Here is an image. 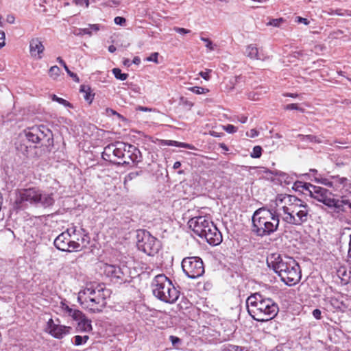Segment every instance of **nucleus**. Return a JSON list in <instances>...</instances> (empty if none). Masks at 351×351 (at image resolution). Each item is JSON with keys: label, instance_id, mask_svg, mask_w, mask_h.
Returning <instances> with one entry per match:
<instances>
[{"label": "nucleus", "instance_id": "obj_12", "mask_svg": "<svg viewBox=\"0 0 351 351\" xmlns=\"http://www.w3.org/2000/svg\"><path fill=\"white\" fill-rule=\"evenodd\" d=\"M213 223L207 216H197L191 218L188 225L193 232L201 238H204L208 229L210 228Z\"/></svg>", "mask_w": 351, "mask_h": 351}, {"label": "nucleus", "instance_id": "obj_62", "mask_svg": "<svg viewBox=\"0 0 351 351\" xmlns=\"http://www.w3.org/2000/svg\"><path fill=\"white\" fill-rule=\"evenodd\" d=\"M137 109L141 111H144V112L151 111L150 108H148L147 107H143V106H138Z\"/></svg>", "mask_w": 351, "mask_h": 351}, {"label": "nucleus", "instance_id": "obj_11", "mask_svg": "<svg viewBox=\"0 0 351 351\" xmlns=\"http://www.w3.org/2000/svg\"><path fill=\"white\" fill-rule=\"evenodd\" d=\"M25 132L27 140L33 143H49L52 136L50 130L43 125L32 127Z\"/></svg>", "mask_w": 351, "mask_h": 351}, {"label": "nucleus", "instance_id": "obj_32", "mask_svg": "<svg viewBox=\"0 0 351 351\" xmlns=\"http://www.w3.org/2000/svg\"><path fill=\"white\" fill-rule=\"evenodd\" d=\"M112 71L114 77L118 80L123 81L125 80L128 77V75L127 73H121V70L119 68H114L112 69Z\"/></svg>", "mask_w": 351, "mask_h": 351}, {"label": "nucleus", "instance_id": "obj_8", "mask_svg": "<svg viewBox=\"0 0 351 351\" xmlns=\"http://www.w3.org/2000/svg\"><path fill=\"white\" fill-rule=\"evenodd\" d=\"M308 194L312 198L323 203L328 208H335L337 213L344 212L346 208L351 209L350 200L343 197L341 199H335L332 193L325 188L315 185L310 186Z\"/></svg>", "mask_w": 351, "mask_h": 351}, {"label": "nucleus", "instance_id": "obj_20", "mask_svg": "<svg viewBox=\"0 0 351 351\" xmlns=\"http://www.w3.org/2000/svg\"><path fill=\"white\" fill-rule=\"evenodd\" d=\"M126 143L123 142H115L114 147L116 149L113 153V161L112 162L117 163L116 159H121L123 156V152L125 151Z\"/></svg>", "mask_w": 351, "mask_h": 351}, {"label": "nucleus", "instance_id": "obj_22", "mask_svg": "<svg viewBox=\"0 0 351 351\" xmlns=\"http://www.w3.org/2000/svg\"><path fill=\"white\" fill-rule=\"evenodd\" d=\"M332 179V188L337 190L341 188H344L348 182V180L344 177H340L339 176H331Z\"/></svg>", "mask_w": 351, "mask_h": 351}, {"label": "nucleus", "instance_id": "obj_61", "mask_svg": "<svg viewBox=\"0 0 351 351\" xmlns=\"http://www.w3.org/2000/svg\"><path fill=\"white\" fill-rule=\"evenodd\" d=\"M247 120V117L245 116H241V117L239 118V121L242 123H246Z\"/></svg>", "mask_w": 351, "mask_h": 351}, {"label": "nucleus", "instance_id": "obj_30", "mask_svg": "<svg viewBox=\"0 0 351 351\" xmlns=\"http://www.w3.org/2000/svg\"><path fill=\"white\" fill-rule=\"evenodd\" d=\"M79 325L82 328L83 330L86 332H89L92 330L91 322L86 318L85 316L82 320L80 321Z\"/></svg>", "mask_w": 351, "mask_h": 351}, {"label": "nucleus", "instance_id": "obj_58", "mask_svg": "<svg viewBox=\"0 0 351 351\" xmlns=\"http://www.w3.org/2000/svg\"><path fill=\"white\" fill-rule=\"evenodd\" d=\"M348 261L351 263V234H350L349 249L348 252Z\"/></svg>", "mask_w": 351, "mask_h": 351}, {"label": "nucleus", "instance_id": "obj_13", "mask_svg": "<svg viewBox=\"0 0 351 351\" xmlns=\"http://www.w3.org/2000/svg\"><path fill=\"white\" fill-rule=\"evenodd\" d=\"M55 247L63 252L77 251L80 248V243L69 237L68 233L64 232L59 234L54 240Z\"/></svg>", "mask_w": 351, "mask_h": 351}, {"label": "nucleus", "instance_id": "obj_63", "mask_svg": "<svg viewBox=\"0 0 351 351\" xmlns=\"http://www.w3.org/2000/svg\"><path fill=\"white\" fill-rule=\"evenodd\" d=\"M180 166H181V163H180V162H179V161H176V162H174L173 166V168L174 169H177L180 168Z\"/></svg>", "mask_w": 351, "mask_h": 351}, {"label": "nucleus", "instance_id": "obj_48", "mask_svg": "<svg viewBox=\"0 0 351 351\" xmlns=\"http://www.w3.org/2000/svg\"><path fill=\"white\" fill-rule=\"evenodd\" d=\"M158 53L154 52L151 54L149 57L147 58V61L149 62H154L155 63H158Z\"/></svg>", "mask_w": 351, "mask_h": 351}, {"label": "nucleus", "instance_id": "obj_10", "mask_svg": "<svg viewBox=\"0 0 351 351\" xmlns=\"http://www.w3.org/2000/svg\"><path fill=\"white\" fill-rule=\"evenodd\" d=\"M182 268L184 274L190 278L195 279L204 274V266L202 258L191 256L183 258Z\"/></svg>", "mask_w": 351, "mask_h": 351}, {"label": "nucleus", "instance_id": "obj_33", "mask_svg": "<svg viewBox=\"0 0 351 351\" xmlns=\"http://www.w3.org/2000/svg\"><path fill=\"white\" fill-rule=\"evenodd\" d=\"M89 339L88 335L80 336L76 335L74 337V345L76 346H81L86 343Z\"/></svg>", "mask_w": 351, "mask_h": 351}, {"label": "nucleus", "instance_id": "obj_59", "mask_svg": "<svg viewBox=\"0 0 351 351\" xmlns=\"http://www.w3.org/2000/svg\"><path fill=\"white\" fill-rule=\"evenodd\" d=\"M6 21L8 23L12 24L15 21V18L13 15H8L7 16Z\"/></svg>", "mask_w": 351, "mask_h": 351}, {"label": "nucleus", "instance_id": "obj_7", "mask_svg": "<svg viewBox=\"0 0 351 351\" xmlns=\"http://www.w3.org/2000/svg\"><path fill=\"white\" fill-rule=\"evenodd\" d=\"M152 288L154 295L164 302L173 304L179 298V291L164 274L154 277L152 282Z\"/></svg>", "mask_w": 351, "mask_h": 351}, {"label": "nucleus", "instance_id": "obj_31", "mask_svg": "<svg viewBox=\"0 0 351 351\" xmlns=\"http://www.w3.org/2000/svg\"><path fill=\"white\" fill-rule=\"evenodd\" d=\"M298 137L302 141L315 142L318 143L322 142L317 136L313 135L298 134Z\"/></svg>", "mask_w": 351, "mask_h": 351}, {"label": "nucleus", "instance_id": "obj_34", "mask_svg": "<svg viewBox=\"0 0 351 351\" xmlns=\"http://www.w3.org/2000/svg\"><path fill=\"white\" fill-rule=\"evenodd\" d=\"M188 90L191 92H193L197 95L206 94L209 92L208 88L200 87V86H192L188 88Z\"/></svg>", "mask_w": 351, "mask_h": 351}, {"label": "nucleus", "instance_id": "obj_47", "mask_svg": "<svg viewBox=\"0 0 351 351\" xmlns=\"http://www.w3.org/2000/svg\"><path fill=\"white\" fill-rule=\"evenodd\" d=\"M114 23L117 25H123L125 23L126 20L123 17L116 16L114 19Z\"/></svg>", "mask_w": 351, "mask_h": 351}, {"label": "nucleus", "instance_id": "obj_23", "mask_svg": "<svg viewBox=\"0 0 351 351\" xmlns=\"http://www.w3.org/2000/svg\"><path fill=\"white\" fill-rule=\"evenodd\" d=\"M116 147H114V143L108 145L104 147L102 152V158L104 160L109 162L113 161V153Z\"/></svg>", "mask_w": 351, "mask_h": 351}, {"label": "nucleus", "instance_id": "obj_64", "mask_svg": "<svg viewBox=\"0 0 351 351\" xmlns=\"http://www.w3.org/2000/svg\"><path fill=\"white\" fill-rule=\"evenodd\" d=\"M123 63L125 66H130L131 65V62L129 59H124Z\"/></svg>", "mask_w": 351, "mask_h": 351}, {"label": "nucleus", "instance_id": "obj_57", "mask_svg": "<svg viewBox=\"0 0 351 351\" xmlns=\"http://www.w3.org/2000/svg\"><path fill=\"white\" fill-rule=\"evenodd\" d=\"M257 93L255 92H252L248 94V98L252 100H257L258 99V97H256Z\"/></svg>", "mask_w": 351, "mask_h": 351}, {"label": "nucleus", "instance_id": "obj_29", "mask_svg": "<svg viewBox=\"0 0 351 351\" xmlns=\"http://www.w3.org/2000/svg\"><path fill=\"white\" fill-rule=\"evenodd\" d=\"M57 62L60 64L63 67L64 69H65L66 72L67 73V74L71 77H72V79L76 82H79V77H77V74L74 73L73 72L71 71L69 69V67L67 66V65L66 64L65 62L62 59V58L60 57H58L57 58Z\"/></svg>", "mask_w": 351, "mask_h": 351}, {"label": "nucleus", "instance_id": "obj_38", "mask_svg": "<svg viewBox=\"0 0 351 351\" xmlns=\"http://www.w3.org/2000/svg\"><path fill=\"white\" fill-rule=\"evenodd\" d=\"M285 22V19L283 18L274 19L270 20L267 23V26H273L276 27H279L280 25Z\"/></svg>", "mask_w": 351, "mask_h": 351}, {"label": "nucleus", "instance_id": "obj_1", "mask_svg": "<svg viewBox=\"0 0 351 351\" xmlns=\"http://www.w3.org/2000/svg\"><path fill=\"white\" fill-rule=\"evenodd\" d=\"M276 202L279 216L286 223L300 226L311 217L309 206L295 195H278Z\"/></svg>", "mask_w": 351, "mask_h": 351}, {"label": "nucleus", "instance_id": "obj_18", "mask_svg": "<svg viewBox=\"0 0 351 351\" xmlns=\"http://www.w3.org/2000/svg\"><path fill=\"white\" fill-rule=\"evenodd\" d=\"M104 271L108 277L112 279L123 280V273L118 266L106 264L104 267Z\"/></svg>", "mask_w": 351, "mask_h": 351}, {"label": "nucleus", "instance_id": "obj_55", "mask_svg": "<svg viewBox=\"0 0 351 351\" xmlns=\"http://www.w3.org/2000/svg\"><path fill=\"white\" fill-rule=\"evenodd\" d=\"M169 339L173 346L180 342V339L178 337L173 335L170 336Z\"/></svg>", "mask_w": 351, "mask_h": 351}, {"label": "nucleus", "instance_id": "obj_41", "mask_svg": "<svg viewBox=\"0 0 351 351\" xmlns=\"http://www.w3.org/2000/svg\"><path fill=\"white\" fill-rule=\"evenodd\" d=\"M316 180L318 182H319L325 186L332 188V183L331 178L329 179V178H317Z\"/></svg>", "mask_w": 351, "mask_h": 351}, {"label": "nucleus", "instance_id": "obj_15", "mask_svg": "<svg viewBox=\"0 0 351 351\" xmlns=\"http://www.w3.org/2000/svg\"><path fill=\"white\" fill-rule=\"evenodd\" d=\"M47 329L51 335L57 339H62L70 332L71 328L64 325L56 324L52 319L47 322Z\"/></svg>", "mask_w": 351, "mask_h": 351}, {"label": "nucleus", "instance_id": "obj_51", "mask_svg": "<svg viewBox=\"0 0 351 351\" xmlns=\"http://www.w3.org/2000/svg\"><path fill=\"white\" fill-rule=\"evenodd\" d=\"M211 72V70H206V71H201L199 74V75L206 80H208L210 79L209 73Z\"/></svg>", "mask_w": 351, "mask_h": 351}, {"label": "nucleus", "instance_id": "obj_60", "mask_svg": "<svg viewBox=\"0 0 351 351\" xmlns=\"http://www.w3.org/2000/svg\"><path fill=\"white\" fill-rule=\"evenodd\" d=\"M132 63L135 64H139L141 63V59L138 56H136L134 58L133 60H132Z\"/></svg>", "mask_w": 351, "mask_h": 351}, {"label": "nucleus", "instance_id": "obj_21", "mask_svg": "<svg viewBox=\"0 0 351 351\" xmlns=\"http://www.w3.org/2000/svg\"><path fill=\"white\" fill-rule=\"evenodd\" d=\"M101 28V25L99 24H89L88 27L78 29V32L75 33L77 35H89L93 34V32H97Z\"/></svg>", "mask_w": 351, "mask_h": 351}, {"label": "nucleus", "instance_id": "obj_9", "mask_svg": "<svg viewBox=\"0 0 351 351\" xmlns=\"http://www.w3.org/2000/svg\"><path fill=\"white\" fill-rule=\"evenodd\" d=\"M137 237L136 245L139 250L149 256H154L158 252L160 247V241L149 232L143 230L138 233Z\"/></svg>", "mask_w": 351, "mask_h": 351}, {"label": "nucleus", "instance_id": "obj_52", "mask_svg": "<svg viewBox=\"0 0 351 351\" xmlns=\"http://www.w3.org/2000/svg\"><path fill=\"white\" fill-rule=\"evenodd\" d=\"M80 236H81V239H80V241H81L82 244L88 243V237L84 234V231L81 232V234H80Z\"/></svg>", "mask_w": 351, "mask_h": 351}, {"label": "nucleus", "instance_id": "obj_45", "mask_svg": "<svg viewBox=\"0 0 351 351\" xmlns=\"http://www.w3.org/2000/svg\"><path fill=\"white\" fill-rule=\"evenodd\" d=\"M223 129L226 132L229 134H233L237 132V129L233 125L228 124L226 126H223Z\"/></svg>", "mask_w": 351, "mask_h": 351}, {"label": "nucleus", "instance_id": "obj_24", "mask_svg": "<svg viewBox=\"0 0 351 351\" xmlns=\"http://www.w3.org/2000/svg\"><path fill=\"white\" fill-rule=\"evenodd\" d=\"M162 144L167 146H175L178 147H183L189 149H195V147L191 144L186 143L178 142L173 140H162Z\"/></svg>", "mask_w": 351, "mask_h": 351}, {"label": "nucleus", "instance_id": "obj_37", "mask_svg": "<svg viewBox=\"0 0 351 351\" xmlns=\"http://www.w3.org/2000/svg\"><path fill=\"white\" fill-rule=\"evenodd\" d=\"M262 154V147L259 145L254 146L252 152L250 154V156L253 158H258Z\"/></svg>", "mask_w": 351, "mask_h": 351}, {"label": "nucleus", "instance_id": "obj_3", "mask_svg": "<svg viewBox=\"0 0 351 351\" xmlns=\"http://www.w3.org/2000/svg\"><path fill=\"white\" fill-rule=\"evenodd\" d=\"M110 291L104 285L90 282L80 290L77 295V301L81 306L94 313L101 312L107 304L106 299Z\"/></svg>", "mask_w": 351, "mask_h": 351}, {"label": "nucleus", "instance_id": "obj_49", "mask_svg": "<svg viewBox=\"0 0 351 351\" xmlns=\"http://www.w3.org/2000/svg\"><path fill=\"white\" fill-rule=\"evenodd\" d=\"M74 3L77 5L80 6L85 5L86 8H88L89 5V0H74Z\"/></svg>", "mask_w": 351, "mask_h": 351}, {"label": "nucleus", "instance_id": "obj_42", "mask_svg": "<svg viewBox=\"0 0 351 351\" xmlns=\"http://www.w3.org/2000/svg\"><path fill=\"white\" fill-rule=\"evenodd\" d=\"M200 39H201V40H202L203 42H204L206 43L205 46L207 49H208L210 51L214 50L213 42L209 38L201 37Z\"/></svg>", "mask_w": 351, "mask_h": 351}, {"label": "nucleus", "instance_id": "obj_6", "mask_svg": "<svg viewBox=\"0 0 351 351\" xmlns=\"http://www.w3.org/2000/svg\"><path fill=\"white\" fill-rule=\"evenodd\" d=\"M56 191L53 189L45 190L38 187H30L19 192L16 204L22 206L23 204L43 208H51L56 202Z\"/></svg>", "mask_w": 351, "mask_h": 351}, {"label": "nucleus", "instance_id": "obj_2", "mask_svg": "<svg viewBox=\"0 0 351 351\" xmlns=\"http://www.w3.org/2000/svg\"><path fill=\"white\" fill-rule=\"evenodd\" d=\"M267 265L288 286L296 285L301 279L300 267L290 256L272 253L267 258Z\"/></svg>", "mask_w": 351, "mask_h": 351}, {"label": "nucleus", "instance_id": "obj_25", "mask_svg": "<svg viewBox=\"0 0 351 351\" xmlns=\"http://www.w3.org/2000/svg\"><path fill=\"white\" fill-rule=\"evenodd\" d=\"M310 186H313V184L301 181H296L293 184V189L303 193H306V192L309 193Z\"/></svg>", "mask_w": 351, "mask_h": 351}, {"label": "nucleus", "instance_id": "obj_53", "mask_svg": "<svg viewBox=\"0 0 351 351\" xmlns=\"http://www.w3.org/2000/svg\"><path fill=\"white\" fill-rule=\"evenodd\" d=\"M246 134L247 136L254 138L258 136V132L255 129H252L250 132H247Z\"/></svg>", "mask_w": 351, "mask_h": 351}, {"label": "nucleus", "instance_id": "obj_19", "mask_svg": "<svg viewBox=\"0 0 351 351\" xmlns=\"http://www.w3.org/2000/svg\"><path fill=\"white\" fill-rule=\"evenodd\" d=\"M245 54L251 59L264 60L265 56L256 45L250 44L246 47Z\"/></svg>", "mask_w": 351, "mask_h": 351}, {"label": "nucleus", "instance_id": "obj_27", "mask_svg": "<svg viewBox=\"0 0 351 351\" xmlns=\"http://www.w3.org/2000/svg\"><path fill=\"white\" fill-rule=\"evenodd\" d=\"M81 232H84L83 229L77 230V227L75 226H72L70 228H67L66 231H64L65 233H68L69 237L75 240L76 241H80V238L76 237L80 234H81Z\"/></svg>", "mask_w": 351, "mask_h": 351}, {"label": "nucleus", "instance_id": "obj_44", "mask_svg": "<svg viewBox=\"0 0 351 351\" xmlns=\"http://www.w3.org/2000/svg\"><path fill=\"white\" fill-rule=\"evenodd\" d=\"M285 109L287 110H296L303 112L304 110L299 108L297 104H290L285 106Z\"/></svg>", "mask_w": 351, "mask_h": 351}, {"label": "nucleus", "instance_id": "obj_5", "mask_svg": "<svg viewBox=\"0 0 351 351\" xmlns=\"http://www.w3.org/2000/svg\"><path fill=\"white\" fill-rule=\"evenodd\" d=\"M280 218L278 208H259L254 211L252 217V232L261 237L269 236L278 229Z\"/></svg>", "mask_w": 351, "mask_h": 351}, {"label": "nucleus", "instance_id": "obj_50", "mask_svg": "<svg viewBox=\"0 0 351 351\" xmlns=\"http://www.w3.org/2000/svg\"><path fill=\"white\" fill-rule=\"evenodd\" d=\"M5 34L2 30H0V49L5 46Z\"/></svg>", "mask_w": 351, "mask_h": 351}, {"label": "nucleus", "instance_id": "obj_36", "mask_svg": "<svg viewBox=\"0 0 351 351\" xmlns=\"http://www.w3.org/2000/svg\"><path fill=\"white\" fill-rule=\"evenodd\" d=\"M223 351H248L245 347L229 344L224 348Z\"/></svg>", "mask_w": 351, "mask_h": 351}, {"label": "nucleus", "instance_id": "obj_16", "mask_svg": "<svg viewBox=\"0 0 351 351\" xmlns=\"http://www.w3.org/2000/svg\"><path fill=\"white\" fill-rule=\"evenodd\" d=\"M203 239H205L210 245L216 246L222 242V234L216 226L213 223Z\"/></svg>", "mask_w": 351, "mask_h": 351}, {"label": "nucleus", "instance_id": "obj_39", "mask_svg": "<svg viewBox=\"0 0 351 351\" xmlns=\"http://www.w3.org/2000/svg\"><path fill=\"white\" fill-rule=\"evenodd\" d=\"M51 99L53 101H56L66 107H71V104L66 100L57 97L56 95H53L51 96Z\"/></svg>", "mask_w": 351, "mask_h": 351}, {"label": "nucleus", "instance_id": "obj_56", "mask_svg": "<svg viewBox=\"0 0 351 351\" xmlns=\"http://www.w3.org/2000/svg\"><path fill=\"white\" fill-rule=\"evenodd\" d=\"M296 19H297L296 21L298 23H302L305 25H308V23H309V21H308L307 19L302 18L300 16H298Z\"/></svg>", "mask_w": 351, "mask_h": 351}, {"label": "nucleus", "instance_id": "obj_43", "mask_svg": "<svg viewBox=\"0 0 351 351\" xmlns=\"http://www.w3.org/2000/svg\"><path fill=\"white\" fill-rule=\"evenodd\" d=\"M84 316L85 315L82 311L77 309L72 318L75 321L80 322V320H82L84 319Z\"/></svg>", "mask_w": 351, "mask_h": 351}, {"label": "nucleus", "instance_id": "obj_14", "mask_svg": "<svg viewBox=\"0 0 351 351\" xmlns=\"http://www.w3.org/2000/svg\"><path fill=\"white\" fill-rule=\"evenodd\" d=\"M125 151L123 153V156L121 160L117 162L118 165H129L130 162H139L141 161L142 156L140 150L134 145L126 143Z\"/></svg>", "mask_w": 351, "mask_h": 351}, {"label": "nucleus", "instance_id": "obj_46", "mask_svg": "<svg viewBox=\"0 0 351 351\" xmlns=\"http://www.w3.org/2000/svg\"><path fill=\"white\" fill-rule=\"evenodd\" d=\"M173 29L176 32L180 34H189L191 32V30H189V29L182 28V27H175L173 28Z\"/></svg>", "mask_w": 351, "mask_h": 351}, {"label": "nucleus", "instance_id": "obj_35", "mask_svg": "<svg viewBox=\"0 0 351 351\" xmlns=\"http://www.w3.org/2000/svg\"><path fill=\"white\" fill-rule=\"evenodd\" d=\"M49 74L52 79L56 80L60 76V69L58 66H53L49 69Z\"/></svg>", "mask_w": 351, "mask_h": 351}, {"label": "nucleus", "instance_id": "obj_40", "mask_svg": "<svg viewBox=\"0 0 351 351\" xmlns=\"http://www.w3.org/2000/svg\"><path fill=\"white\" fill-rule=\"evenodd\" d=\"M60 308L62 311L66 315L71 313V307H70L65 301L60 302Z\"/></svg>", "mask_w": 351, "mask_h": 351}, {"label": "nucleus", "instance_id": "obj_26", "mask_svg": "<svg viewBox=\"0 0 351 351\" xmlns=\"http://www.w3.org/2000/svg\"><path fill=\"white\" fill-rule=\"evenodd\" d=\"M80 91L84 94V99L90 104L94 99L95 94L92 93L91 88L85 85H82Z\"/></svg>", "mask_w": 351, "mask_h": 351}, {"label": "nucleus", "instance_id": "obj_28", "mask_svg": "<svg viewBox=\"0 0 351 351\" xmlns=\"http://www.w3.org/2000/svg\"><path fill=\"white\" fill-rule=\"evenodd\" d=\"M330 302L334 308L337 310L343 311V309L346 307L343 301L341 300L340 298L337 297H331L330 298Z\"/></svg>", "mask_w": 351, "mask_h": 351}, {"label": "nucleus", "instance_id": "obj_54", "mask_svg": "<svg viewBox=\"0 0 351 351\" xmlns=\"http://www.w3.org/2000/svg\"><path fill=\"white\" fill-rule=\"evenodd\" d=\"M313 315L317 319H319L321 318V311L319 309H315L313 311Z\"/></svg>", "mask_w": 351, "mask_h": 351}, {"label": "nucleus", "instance_id": "obj_4", "mask_svg": "<svg viewBox=\"0 0 351 351\" xmlns=\"http://www.w3.org/2000/svg\"><path fill=\"white\" fill-rule=\"evenodd\" d=\"M249 314L260 322H267L274 318L278 313V304L271 298L260 293H255L246 300Z\"/></svg>", "mask_w": 351, "mask_h": 351}, {"label": "nucleus", "instance_id": "obj_17", "mask_svg": "<svg viewBox=\"0 0 351 351\" xmlns=\"http://www.w3.org/2000/svg\"><path fill=\"white\" fill-rule=\"evenodd\" d=\"M44 49L45 47L40 38H34L29 41V51L32 57L41 59Z\"/></svg>", "mask_w": 351, "mask_h": 351}]
</instances>
